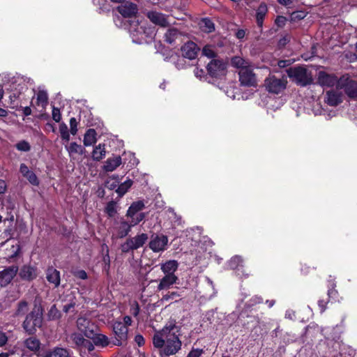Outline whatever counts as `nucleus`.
Masks as SVG:
<instances>
[{
	"label": "nucleus",
	"mask_w": 357,
	"mask_h": 357,
	"mask_svg": "<svg viewBox=\"0 0 357 357\" xmlns=\"http://www.w3.org/2000/svg\"><path fill=\"white\" fill-rule=\"evenodd\" d=\"M177 333L176 324L169 322L153 335V344L155 347L160 349L161 357L173 356L181 349L182 343Z\"/></svg>",
	"instance_id": "f257e3e1"
},
{
	"label": "nucleus",
	"mask_w": 357,
	"mask_h": 357,
	"mask_svg": "<svg viewBox=\"0 0 357 357\" xmlns=\"http://www.w3.org/2000/svg\"><path fill=\"white\" fill-rule=\"evenodd\" d=\"M3 87L6 91V94L9 98L10 107L13 109L18 107L20 105L21 96L27 89L24 78L21 76L11 78L6 77H4Z\"/></svg>",
	"instance_id": "f03ea898"
},
{
	"label": "nucleus",
	"mask_w": 357,
	"mask_h": 357,
	"mask_svg": "<svg viewBox=\"0 0 357 357\" xmlns=\"http://www.w3.org/2000/svg\"><path fill=\"white\" fill-rule=\"evenodd\" d=\"M289 77L298 85L305 86L312 83L313 79L310 72L302 66L289 68L286 70Z\"/></svg>",
	"instance_id": "7ed1b4c3"
},
{
	"label": "nucleus",
	"mask_w": 357,
	"mask_h": 357,
	"mask_svg": "<svg viewBox=\"0 0 357 357\" xmlns=\"http://www.w3.org/2000/svg\"><path fill=\"white\" fill-rule=\"evenodd\" d=\"M287 84L285 77L278 78L275 75H269L264 80V86L267 91L274 94H278L283 91Z\"/></svg>",
	"instance_id": "20e7f679"
},
{
	"label": "nucleus",
	"mask_w": 357,
	"mask_h": 357,
	"mask_svg": "<svg viewBox=\"0 0 357 357\" xmlns=\"http://www.w3.org/2000/svg\"><path fill=\"white\" fill-rule=\"evenodd\" d=\"M77 330L86 337H93L95 332H98V326L89 317L80 316L76 321Z\"/></svg>",
	"instance_id": "39448f33"
},
{
	"label": "nucleus",
	"mask_w": 357,
	"mask_h": 357,
	"mask_svg": "<svg viewBox=\"0 0 357 357\" xmlns=\"http://www.w3.org/2000/svg\"><path fill=\"white\" fill-rule=\"evenodd\" d=\"M43 318L41 314L34 311L26 314L25 320L22 324L24 330L29 334L33 335L36 332L37 328L42 326Z\"/></svg>",
	"instance_id": "423d86ee"
},
{
	"label": "nucleus",
	"mask_w": 357,
	"mask_h": 357,
	"mask_svg": "<svg viewBox=\"0 0 357 357\" xmlns=\"http://www.w3.org/2000/svg\"><path fill=\"white\" fill-rule=\"evenodd\" d=\"M148 234L142 233L134 237L128 238L121 246L123 252H128L130 250H137L142 248L148 241Z\"/></svg>",
	"instance_id": "0eeeda50"
},
{
	"label": "nucleus",
	"mask_w": 357,
	"mask_h": 357,
	"mask_svg": "<svg viewBox=\"0 0 357 357\" xmlns=\"http://www.w3.org/2000/svg\"><path fill=\"white\" fill-rule=\"evenodd\" d=\"M337 88L344 89L346 94L351 98L357 97V82L348 77L342 76L339 79Z\"/></svg>",
	"instance_id": "6e6552de"
},
{
	"label": "nucleus",
	"mask_w": 357,
	"mask_h": 357,
	"mask_svg": "<svg viewBox=\"0 0 357 357\" xmlns=\"http://www.w3.org/2000/svg\"><path fill=\"white\" fill-rule=\"evenodd\" d=\"M168 238L163 234H154L151 236L149 241V248L154 252H162L167 248Z\"/></svg>",
	"instance_id": "1a4fd4ad"
},
{
	"label": "nucleus",
	"mask_w": 357,
	"mask_h": 357,
	"mask_svg": "<svg viewBox=\"0 0 357 357\" xmlns=\"http://www.w3.org/2000/svg\"><path fill=\"white\" fill-rule=\"evenodd\" d=\"M207 70L211 77H220L226 74V63L222 60L213 59L207 65Z\"/></svg>",
	"instance_id": "9d476101"
},
{
	"label": "nucleus",
	"mask_w": 357,
	"mask_h": 357,
	"mask_svg": "<svg viewBox=\"0 0 357 357\" xmlns=\"http://www.w3.org/2000/svg\"><path fill=\"white\" fill-rule=\"evenodd\" d=\"M238 75L241 85L245 86H254L257 85V78L252 71V66L248 69L239 70Z\"/></svg>",
	"instance_id": "9b49d317"
},
{
	"label": "nucleus",
	"mask_w": 357,
	"mask_h": 357,
	"mask_svg": "<svg viewBox=\"0 0 357 357\" xmlns=\"http://www.w3.org/2000/svg\"><path fill=\"white\" fill-rule=\"evenodd\" d=\"M113 331L116 335V342L115 344L121 345L127 340L128 329L122 322H114L113 325Z\"/></svg>",
	"instance_id": "f8f14e48"
},
{
	"label": "nucleus",
	"mask_w": 357,
	"mask_h": 357,
	"mask_svg": "<svg viewBox=\"0 0 357 357\" xmlns=\"http://www.w3.org/2000/svg\"><path fill=\"white\" fill-rule=\"evenodd\" d=\"M339 79L333 74H328L324 71H319L317 75V82L323 87H331L337 86Z\"/></svg>",
	"instance_id": "ddd939ff"
},
{
	"label": "nucleus",
	"mask_w": 357,
	"mask_h": 357,
	"mask_svg": "<svg viewBox=\"0 0 357 357\" xmlns=\"http://www.w3.org/2000/svg\"><path fill=\"white\" fill-rule=\"evenodd\" d=\"M18 271L16 266H11L0 271V284L2 287L9 284Z\"/></svg>",
	"instance_id": "4468645a"
},
{
	"label": "nucleus",
	"mask_w": 357,
	"mask_h": 357,
	"mask_svg": "<svg viewBox=\"0 0 357 357\" xmlns=\"http://www.w3.org/2000/svg\"><path fill=\"white\" fill-rule=\"evenodd\" d=\"M119 13L125 17H131L135 16L138 12L137 4L126 1L117 7Z\"/></svg>",
	"instance_id": "2eb2a0df"
},
{
	"label": "nucleus",
	"mask_w": 357,
	"mask_h": 357,
	"mask_svg": "<svg viewBox=\"0 0 357 357\" xmlns=\"http://www.w3.org/2000/svg\"><path fill=\"white\" fill-rule=\"evenodd\" d=\"M181 50L183 56L190 60L195 59L199 51L197 44L191 41L185 43Z\"/></svg>",
	"instance_id": "dca6fc26"
},
{
	"label": "nucleus",
	"mask_w": 357,
	"mask_h": 357,
	"mask_svg": "<svg viewBox=\"0 0 357 357\" xmlns=\"http://www.w3.org/2000/svg\"><path fill=\"white\" fill-rule=\"evenodd\" d=\"M22 345L24 349L34 354L38 352L40 349L41 342L38 338L35 336H31L24 340Z\"/></svg>",
	"instance_id": "f3484780"
},
{
	"label": "nucleus",
	"mask_w": 357,
	"mask_h": 357,
	"mask_svg": "<svg viewBox=\"0 0 357 357\" xmlns=\"http://www.w3.org/2000/svg\"><path fill=\"white\" fill-rule=\"evenodd\" d=\"M19 275L24 280H33L38 275L37 268L30 265H24L21 268Z\"/></svg>",
	"instance_id": "a211bd4d"
},
{
	"label": "nucleus",
	"mask_w": 357,
	"mask_h": 357,
	"mask_svg": "<svg viewBox=\"0 0 357 357\" xmlns=\"http://www.w3.org/2000/svg\"><path fill=\"white\" fill-rule=\"evenodd\" d=\"M342 93L337 90H331L326 93L325 101L331 106H336L342 101Z\"/></svg>",
	"instance_id": "6ab92c4d"
},
{
	"label": "nucleus",
	"mask_w": 357,
	"mask_h": 357,
	"mask_svg": "<svg viewBox=\"0 0 357 357\" xmlns=\"http://www.w3.org/2000/svg\"><path fill=\"white\" fill-rule=\"evenodd\" d=\"M132 227V226L130 222L129 223L123 219H121L118 225L115 227L116 237L119 238L126 237L130 231Z\"/></svg>",
	"instance_id": "aec40b11"
},
{
	"label": "nucleus",
	"mask_w": 357,
	"mask_h": 357,
	"mask_svg": "<svg viewBox=\"0 0 357 357\" xmlns=\"http://www.w3.org/2000/svg\"><path fill=\"white\" fill-rule=\"evenodd\" d=\"M178 267V263L176 260H169L161 264L160 269L165 275H176L175 272Z\"/></svg>",
	"instance_id": "412c9836"
},
{
	"label": "nucleus",
	"mask_w": 357,
	"mask_h": 357,
	"mask_svg": "<svg viewBox=\"0 0 357 357\" xmlns=\"http://www.w3.org/2000/svg\"><path fill=\"white\" fill-rule=\"evenodd\" d=\"M178 280L176 275H165V276L160 280L157 287L158 291L169 289L171 286L176 284Z\"/></svg>",
	"instance_id": "4be33fe9"
},
{
	"label": "nucleus",
	"mask_w": 357,
	"mask_h": 357,
	"mask_svg": "<svg viewBox=\"0 0 357 357\" xmlns=\"http://www.w3.org/2000/svg\"><path fill=\"white\" fill-rule=\"evenodd\" d=\"M149 19L155 24L161 26H167L168 25V22L165 15L152 11L149 12L147 14Z\"/></svg>",
	"instance_id": "5701e85b"
},
{
	"label": "nucleus",
	"mask_w": 357,
	"mask_h": 357,
	"mask_svg": "<svg viewBox=\"0 0 357 357\" xmlns=\"http://www.w3.org/2000/svg\"><path fill=\"white\" fill-rule=\"evenodd\" d=\"M46 278L50 283L54 284V287H58L60 284V272L53 267H50L46 271Z\"/></svg>",
	"instance_id": "b1692460"
},
{
	"label": "nucleus",
	"mask_w": 357,
	"mask_h": 357,
	"mask_svg": "<svg viewBox=\"0 0 357 357\" xmlns=\"http://www.w3.org/2000/svg\"><path fill=\"white\" fill-rule=\"evenodd\" d=\"M84 335L80 333H73L70 335V338L73 340V343L75 346L79 349V354L82 357H86V354L82 349V347L84 344L85 341L87 340L84 338Z\"/></svg>",
	"instance_id": "393cba45"
},
{
	"label": "nucleus",
	"mask_w": 357,
	"mask_h": 357,
	"mask_svg": "<svg viewBox=\"0 0 357 357\" xmlns=\"http://www.w3.org/2000/svg\"><path fill=\"white\" fill-rule=\"evenodd\" d=\"M231 63L233 67L238 68L239 70L243 69H248L252 66L251 62L249 60L245 59L238 56L232 57Z\"/></svg>",
	"instance_id": "a878e982"
},
{
	"label": "nucleus",
	"mask_w": 357,
	"mask_h": 357,
	"mask_svg": "<svg viewBox=\"0 0 357 357\" xmlns=\"http://www.w3.org/2000/svg\"><path fill=\"white\" fill-rule=\"evenodd\" d=\"M121 162L122 160L121 156L109 158L105 161L103 169L106 172H113L121 165Z\"/></svg>",
	"instance_id": "bb28decb"
},
{
	"label": "nucleus",
	"mask_w": 357,
	"mask_h": 357,
	"mask_svg": "<svg viewBox=\"0 0 357 357\" xmlns=\"http://www.w3.org/2000/svg\"><path fill=\"white\" fill-rule=\"evenodd\" d=\"M89 339L93 340V344L98 347H105L109 344V339L108 337L100 333H98V332H95L93 337H89Z\"/></svg>",
	"instance_id": "cd10ccee"
},
{
	"label": "nucleus",
	"mask_w": 357,
	"mask_h": 357,
	"mask_svg": "<svg viewBox=\"0 0 357 357\" xmlns=\"http://www.w3.org/2000/svg\"><path fill=\"white\" fill-rule=\"evenodd\" d=\"M268 12L267 6L264 3H261L256 12V20L257 24L259 27H261L263 25L264 19Z\"/></svg>",
	"instance_id": "c85d7f7f"
},
{
	"label": "nucleus",
	"mask_w": 357,
	"mask_h": 357,
	"mask_svg": "<svg viewBox=\"0 0 357 357\" xmlns=\"http://www.w3.org/2000/svg\"><path fill=\"white\" fill-rule=\"evenodd\" d=\"M28 302L26 301H21L17 303L13 316L16 317H22L24 316L28 312Z\"/></svg>",
	"instance_id": "c756f323"
},
{
	"label": "nucleus",
	"mask_w": 357,
	"mask_h": 357,
	"mask_svg": "<svg viewBox=\"0 0 357 357\" xmlns=\"http://www.w3.org/2000/svg\"><path fill=\"white\" fill-rule=\"evenodd\" d=\"M144 208V204L142 201L135 202L128 208L126 216L133 218L137 212L142 211Z\"/></svg>",
	"instance_id": "7c9ffc66"
},
{
	"label": "nucleus",
	"mask_w": 357,
	"mask_h": 357,
	"mask_svg": "<svg viewBox=\"0 0 357 357\" xmlns=\"http://www.w3.org/2000/svg\"><path fill=\"white\" fill-rule=\"evenodd\" d=\"M106 155L105 145L104 144H99L96 146L92 152V158L96 161H100Z\"/></svg>",
	"instance_id": "2f4dec72"
},
{
	"label": "nucleus",
	"mask_w": 357,
	"mask_h": 357,
	"mask_svg": "<svg viewBox=\"0 0 357 357\" xmlns=\"http://www.w3.org/2000/svg\"><path fill=\"white\" fill-rule=\"evenodd\" d=\"M96 132L94 129H89L84 136V145L89 146L96 142Z\"/></svg>",
	"instance_id": "473e14b6"
},
{
	"label": "nucleus",
	"mask_w": 357,
	"mask_h": 357,
	"mask_svg": "<svg viewBox=\"0 0 357 357\" xmlns=\"http://www.w3.org/2000/svg\"><path fill=\"white\" fill-rule=\"evenodd\" d=\"M48 104V96L45 90H39L36 95V105L45 109Z\"/></svg>",
	"instance_id": "72a5a7b5"
},
{
	"label": "nucleus",
	"mask_w": 357,
	"mask_h": 357,
	"mask_svg": "<svg viewBox=\"0 0 357 357\" xmlns=\"http://www.w3.org/2000/svg\"><path fill=\"white\" fill-rule=\"evenodd\" d=\"M66 148L70 156H72L75 153L82 155L85 151V149L81 145L77 144L76 142L70 143L68 146H66Z\"/></svg>",
	"instance_id": "f704fd0d"
},
{
	"label": "nucleus",
	"mask_w": 357,
	"mask_h": 357,
	"mask_svg": "<svg viewBox=\"0 0 357 357\" xmlns=\"http://www.w3.org/2000/svg\"><path fill=\"white\" fill-rule=\"evenodd\" d=\"M199 26L202 30L206 33H211L215 29L213 22L208 18L202 19Z\"/></svg>",
	"instance_id": "c9c22d12"
},
{
	"label": "nucleus",
	"mask_w": 357,
	"mask_h": 357,
	"mask_svg": "<svg viewBox=\"0 0 357 357\" xmlns=\"http://www.w3.org/2000/svg\"><path fill=\"white\" fill-rule=\"evenodd\" d=\"M51 351L53 357H70V350L67 348L56 347Z\"/></svg>",
	"instance_id": "e433bc0d"
},
{
	"label": "nucleus",
	"mask_w": 357,
	"mask_h": 357,
	"mask_svg": "<svg viewBox=\"0 0 357 357\" xmlns=\"http://www.w3.org/2000/svg\"><path fill=\"white\" fill-rule=\"evenodd\" d=\"M133 182L131 179H127L123 183H121L117 189L116 190V193L120 196L122 197L124 195L128 190L130 189V188L132 186Z\"/></svg>",
	"instance_id": "4c0bfd02"
},
{
	"label": "nucleus",
	"mask_w": 357,
	"mask_h": 357,
	"mask_svg": "<svg viewBox=\"0 0 357 357\" xmlns=\"http://www.w3.org/2000/svg\"><path fill=\"white\" fill-rule=\"evenodd\" d=\"M180 36V32L177 29L171 28L169 29L165 35V40L169 43H172L178 36Z\"/></svg>",
	"instance_id": "58836bf2"
},
{
	"label": "nucleus",
	"mask_w": 357,
	"mask_h": 357,
	"mask_svg": "<svg viewBox=\"0 0 357 357\" xmlns=\"http://www.w3.org/2000/svg\"><path fill=\"white\" fill-rule=\"evenodd\" d=\"M328 297L336 300L337 298V291L335 289V279L332 278L331 276H330V279L328 280Z\"/></svg>",
	"instance_id": "ea45409f"
},
{
	"label": "nucleus",
	"mask_w": 357,
	"mask_h": 357,
	"mask_svg": "<svg viewBox=\"0 0 357 357\" xmlns=\"http://www.w3.org/2000/svg\"><path fill=\"white\" fill-rule=\"evenodd\" d=\"M121 178L118 175H113L110 176L105 183V186L109 190H114L119 187Z\"/></svg>",
	"instance_id": "a19ab883"
},
{
	"label": "nucleus",
	"mask_w": 357,
	"mask_h": 357,
	"mask_svg": "<svg viewBox=\"0 0 357 357\" xmlns=\"http://www.w3.org/2000/svg\"><path fill=\"white\" fill-rule=\"evenodd\" d=\"M243 260L240 256H234L229 261V267L231 269H238L242 266Z\"/></svg>",
	"instance_id": "79ce46f5"
},
{
	"label": "nucleus",
	"mask_w": 357,
	"mask_h": 357,
	"mask_svg": "<svg viewBox=\"0 0 357 357\" xmlns=\"http://www.w3.org/2000/svg\"><path fill=\"white\" fill-rule=\"evenodd\" d=\"M59 132L63 140L68 142L70 140V134L67 125L65 123H61L59 125Z\"/></svg>",
	"instance_id": "37998d69"
},
{
	"label": "nucleus",
	"mask_w": 357,
	"mask_h": 357,
	"mask_svg": "<svg viewBox=\"0 0 357 357\" xmlns=\"http://www.w3.org/2000/svg\"><path fill=\"white\" fill-rule=\"evenodd\" d=\"M47 316L50 320H56L59 319L61 317V312L60 311L56 308L55 305H53L48 313Z\"/></svg>",
	"instance_id": "c03bdc74"
},
{
	"label": "nucleus",
	"mask_w": 357,
	"mask_h": 357,
	"mask_svg": "<svg viewBox=\"0 0 357 357\" xmlns=\"http://www.w3.org/2000/svg\"><path fill=\"white\" fill-rule=\"evenodd\" d=\"M105 212L109 217H113L117 212L116 203L113 201L107 203Z\"/></svg>",
	"instance_id": "a18cd8bd"
},
{
	"label": "nucleus",
	"mask_w": 357,
	"mask_h": 357,
	"mask_svg": "<svg viewBox=\"0 0 357 357\" xmlns=\"http://www.w3.org/2000/svg\"><path fill=\"white\" fill-rule=\"evenodd\" d=\"M15 146H16L17 149L20 151L26 152V151H30V149H31L30 144H29L28 142H26L25 140H22V141L19 142L18 143L16 144Z\"/></svg>",
	"instance_id": "49530a36"
},
{
	"label": "nucleus",
	"mask_w": 357,
	"mask_h": 357,
	"mask_svg": "<svg viewBox=\"0 0 357 357\" xmlns=\"http://www.w3.org/2000/svg\"><path fill=\"white\" fill-rule=\"evenodd\" d=\"M24 177L26 178L27 180L33 185H38L39 184L36 175L31 170Z\"/></svg>",
	"instance_id": "de8ad7c7"
},
{
	"label": "nucleus",
	"mask_w": 357,
	"mask_h": 357,
	"mask_svg": "<svg viewBox=\"0 0 357 357\" xmlns=\"http://www.w3.org/2000/svg\"><path fill=\"white\" fill-rule=\"evenodd\" d=\"M144 218H145V213H140L139 214L136 213L133 218H130L132 219L131 222H130L131 225L133 227V226L137 225L141 221H142L144 219Z\"/></svg>",
	"instance_id": "09e8293b"
},
{
	"label": "nucleus",
	"mask_w": 357,
	"mask_h": 357,
	"mask_svg": "<svg viewBox=\"0 0 357 357\" xmlns=\"http://www.w3.org/2000/svg\"><path fill=\"white\" fill-rule=\"evenodd\" d=\"M202 54L208 58H213L215 56V53L213 47L208 45H206L203 48Z\"/></svg>",
	"instance_id": "8fccbe9b"
},
{
	"label": "nucleus",
	"mask_w": 357,
	"mask_h": 357,
	"mask_svg": "<svg viewBox=\"0 0 357 357\" xmlns=\"http://www.w3.org/2000/svg\"><path fill=\"white\" fill-rule=\"evenodd\" d=\"M70 132L73 135H75L77 132V121L75 118L72 117L70 119Z\"/></svg>",
	"instance_id": "3c124183"
},
{
	"label": "nucleus",
	"mask_w": 357,
	"mask_h": 357,
	"mask_svg": "<svg viewBox=\"0 0 357 357\" xmlns=\"http://www.w3.org/2000/svg\"><path fill=\"white\" fill-rule=\"evenodd\" d=\"M52 115V119L56 122H57V123L60 122V121L61 119V114L59 109L53 106Z\"/></svg>",
	"instance_id": "603ef678"
},
{
	"label": "nucleus",
	"mask_w": 357,
	"mask_h": 357,
	"mask_svg": "<svg viewBox=\"0 0 357 357\" xmlns=\"http://www.w3.org/2000/svg\"><path fill=\"white\" fill-rule=\"evenodd\" d=\"M178 296V294L176 292H169L162 296L161 298V301H168L169 300H173Z\"/></svg>",
	"instance_id": "864d4df0"
},
{
	"label": "nucleus",
	"mask_w": 357,
	"mask_h": 357,
	"mask_svg": "<svg viewBox=\"0 0 357 357\" xmlns=\"http://www.w3.org/2000/svg\"><path fill=\"white\" fill-rule=\"evenodd\" d=\"M262 302V298L261 297L255 296L253 297L248 303L246 304L248 308L251 307L252 306L260 303Z\"/></svg>",
	"instance_id": "5fc2aeb1"
},
{
	"label": "nucleus",
	"mask_w": 357,
	"mask_h": 357,
	"mask_svg": "<svg viewBox=\"0 0 357 357\" xmlns=\"http://www.w3.org/2000/svg\"><path fill=\"white\" fill-rule=\"evenodd\" d=\"M203 353V350L200 349H194L190 351L187 357H200Z\"/></svg>",
	"instance_id": "6e6d98bb"
},
{
	"label": "nucleus",
	"mask_w": 357,
	"mask_h": 357,
	"mask_svg": "<svg viewBox=\"0 0 357 357\" xmlns=\"http://www.w3.org/2000/svg\"><path fill=\"white\" fill-rule=\"evenodd\" d=\"M94 344L93 342L92 343L91 342H90L89 340H86L84 342V344H83V346L82 347V349L83 348H85L87 349V351L89 352H91V351H93L94 350Z\"/></svg>",
	"instance_id": "4d7b16f0"
},
{
	"label": "nucleus",
	"mask_w": 357,
	"mask_h": 357,
	"mask_svg": "<svg viewBox=\"0 0 357 357\" xmlns=\"http://www.w3.org/2000/svg\"><path fill=\"white\" fill-rule=\"evenodd\" d=\"M75 276L82 280H86L87 278V274L85 271L80 270L75 273Z\"/></svg>",
	"instance_id": "13d9d810"
},
{
	"label": "nucleus",
	"mask_w": 357,
	"mask_h": 357,
	"mask_svg": "<svg viewBox=\"0 0 357 357\" xmlns=\"http://www.w3.org/2000/svg\"><path fill=\"white\" fill-rule=\"evenodd\" d=\"M305 17V14L303 11H296L291 14V17L294 19H303Z\"/></svg>",
	"instance_id": "bf43d9fd"
},
{
	"label": "nucleus",
	"mask_w": 357,
	"mask_h": 357,
	"mask_svg": "<svg viewBox=\"0 0 357 357\" xmlns=\"http://www.w3.org/2000/svg\"><path fill=\"white\" fill-rule=\"evenodd\" d=\"M8 341V337L5 333L0 331V347L3 346Z\"/></svg>",
	"instance_id": "052dcab7"
},
{
	"label": "nucleus",
	"mask_w": 357,
	"mask_h": 357,
	"mask_svg": "<svg viewBox=\"0 0 357 357\" xmlns=\"http://www.w3.org/2000/svg\"><path fill=\"white\" fill-rule=\"evenodd\" d=\"M285 318L290 319V320L295 319V318H296L295 312L292 310H287L285 312Z\"/></svg>",
	"instance_id": "680f3d73"
},
{
	"label": "nucleus",
	"mask_w": 357,
	"mask_h": 357,
	"mask_svg": "<svg viewBox=\"0 0 357 357\" xmlns=\"http://www.w3.org/2000/svg\"><path fill=\"white\" fill-rule=\"evenodd\" d=\"M135 341L139 347L144 345V338L141 335H137L135 337Z\"/></svg>",
	"instance_id": "e2e57ef3"
},
{
	"label": "nucleus",
	"mask_w": 357,
	"mask_h": 357,
	"mask_svg": "<svg viewBox=\"0 0 357 357\" xmlns=\"http://www.w3.org/2000/svg\"><path fill=\"white\" fill-rule=\"evenodd\" d=\"M20 171L24 176H25L26 174H27L30 172L28 167L24 163L20 165Z\"/></svg>",
	"instance_id": "0e129e2a"
},
{
	"label": "nucleus",
	"mask_w": 357,
	"mask_h": 357,
	"mask_svg": "<svg viewBox=\"0 0 357 357\" xmlns=\"http://www.w3.org/2000/svg\"><path fill=\"white\" fill-rule=\"evenodd\" d=\"M75 305V303L73 302L66 304V305H63V311L66 313H68L70 310L74 308Z\"/></svg>",
	"instance_id": "69168bd1"
},
{
	"label": "nucleus",
	"mask_w": 357,
	"mask_h": 357,
	"mask_svg": "<svg viewBox=\"0 0 357 357\" xmlns=\"http://www.w3.org/2000/svg\"><path fill=\"white\" fill-rule=\"evenodd\" d=\"M131 312L135 317H137L139 314V307L137 303H135L134 306L132 307Z\"/></svg>",
	"instance_id": "338daca9"
},
{
	"label": "nucleus",
	"mask_w": 357,
	"mask_h": 357,
	"mask_svg": "<svg viewBox=\"0 0 357 357\" xmlns=\"http://www.w3.org/2000/svg\"><path fill=\"white\" fill-rule=\"evenodd\" d=\"M327 301L324 300H319L318 302L319 307H320L321 312H324L326 307Z\"/></svg>",
	"instance_id": "774afa93"
}]
</instances>
